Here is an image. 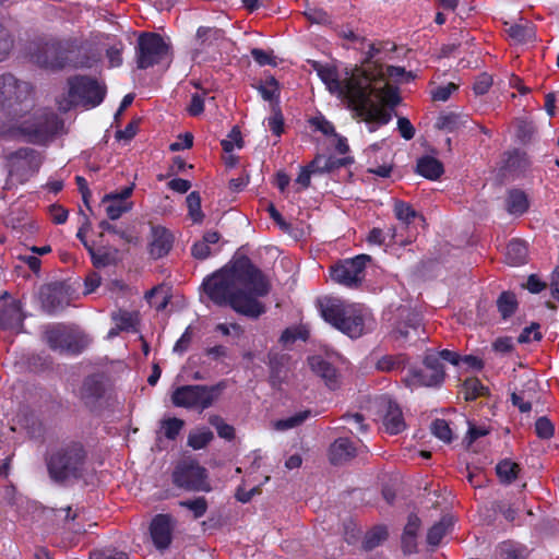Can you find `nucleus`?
<instances>
[{
	"label": "nucleus",
	"mask_w": 559,
	"mask_h": 559,
	"mask_svg": "<svg viewBox=\"0 0 559 559\" xmlns=\"http://www.w3.org/2000/svg\"><path fill=\"white\" fill-rule=\"evenodd\" d=\"M202 287L215 305L229 306L241 316L258 319L266 311L260 298L269 295L271 283L248 258H240L207 276Z\"/></svg>",
	"instance_id": "1"
},
{
	"label": "nucleus",
	"mask_w": 559,
	"mask_h": 559,
	"mask_svg": "<svg viewBox=\"0 0 559 559\" xmlns=\"http://www.w3.org/2000/svg\"><path fill=\"white\" fill-rule=\"evenodd\" d=\"M322 318L350 338L360 337L373 322L370 311L359 304L328 299L321 304Z\"/></svg>",
	"instance_id": "2"
},
{
	"label": "nucleus",
	"mask_w": 559,
	"mask_h": 559,
	"mask_svg": "<svg viewBox=\"0 0 559 559\" xmlns=\"http://www.w3.org/2000/svg\"><path fill=\"white\" fill-rule=\"evenodd\" d=\"M84 461V448L78 442L52 450L46 459L49 476L55 481L80 477Z\"/></svg>",
	"instance_id": "3"
},
{
	"label": "nucleus",
	"mask_w": 559,
	"mask_h": 559,
	"mask_svg": "<svg viewBox=\"0 0 559 559\" xmlns=\"http://www.w3.org/2000/svg\"><path fill=\"white\" fill-rule=\"evenodd\" d=\"M68 95L58 99L59 109L68 111L73 106L94 108L98 106L106 95V86L97 80L76 75L68 80Z\"/></svg>",
	"instance_id": "4"
},
{
	"label": "nucleus",
	"mask_w": 559,
	"mask_h": 559,
	"mask_svg": "<svg viewBox=\"0 0 559 559\" xmlns=\"http://www.w3.org/2000/svg\"><path fill=\"white\" fill-rule=\"evenodd\" d=\"M318 76L324 83L326 88L336 96L345 99L349 104L354 96H358L370 84L367 72L356 69L350 74L345 72L341 78L337 70L329 66H319L317 68Z\"/></svg>",
	"instance_id": "5"
},
{
	"label": "nucleus",
	"mask_w": 559,
	"mask_h": 559,
	"mask_svg": "<svg viewBox=\"0 0 559 559\" xmlns=\"http://www.w3.org/2000/svg\"><path fill=\"white\" fill-rule=\"evenodd\" d=\"M85 43L78 38L63 41H48L31 53L32 61L40 68L57 70L74 61V55L85 49Z\"/></svg>",
	"instance_id": "6"
},
{
	"label": "nucleus",
	"mask_w": 559,
	"mask_h": 559,
	"mask_svg": "<svg viewBox=\"0 0 559 559\" xmlns=\"http://www.w3.org/2000/svg\"><path fill=\"white\" fill-rule=\"evenodd\" d=\"M33 105V86L11 73L0 75V106L2 110L15 118Z\"/></svg>",
	"instance_id": "7"
},
{
	"label": "nucleus",
	"mask_w": 559,
	"mask_h": 559,
	"mask_svg": "<svg viewBox=\"0 0 559 559\" xmlns=\"http://www.w3.org/2000/svg\"><path fill=\"white\" fill-rule=\"evenodd\" d=\"M16 122L17 132L28 142L35 144L45 143L59 130L61 122L58 116L50 109L38 108L28 116H19Z\"/></svg>",
	"instance_id": "8"
},
{
	"label": "nucleus",
	"mask_w": 559,
	"mask_h": 559,
	"mask_svg": "<svg viewBox=\"0 0 559 559\" xmlns=\"http://www.w3.org/2000/svg\"><path fill=\"white\" fill-rule=\"evenodd\" d=\"M225 389V381L214 385H182L173 392L171 402L177 407L202 412L212 406Z\"/></svg>",
	"instance_id": "9"
},
{
	"label": "nucleus",
	"mask_w": 559,
	"mask_h": 559,
	"mask_svg": "<svg viewBox=\"0 0 559 559\" xmlns=\"http://www.w3.org/2000/svg\"><path fill=\"white\" fill-rule=\"evenodd\" d=\"M9 177L4 189H11L15 183L23 185L38 173L43 157L39 152L31 147H22L7 156Z\"/></svg>",
	"instance_id": "10"
},
{
	"label": "nucleus",
	"mask_w": 559,
	"mask_h": 559,
	"mask_svg": "<svg viewBox=\"0 0 559 559\" xmlns=\"http://www.w3.org/2000/svg\"><path fill=\"white\" fill-rule=\"evenodd\" d=\"M171 481L177 488L186 491L212 490L206 468L193 459H183L175 465Z\"/></svg>",
	"instance_id": "11"
},
{
	"label": "nucleus",
	"mask_w": 559,
	"mask_h": 559,
	"mask_svg": "<svg viewBox=\"0 0 559 559\" xmlns=\"http://www.w3.org/2000/svg\"><path fill=\"white\" fill-rule=\"evenodd\" d=\"M45 341L51 349L69 354H80L90 344V338L83 331L62 324L48 326Z\"/></svg>",
	"instance_id": "12"
},
{
	"label": "nucleus",
	"mask_w": 559,
	"mask_h": 559,
	"mask_svg": "<svg viewBox=\"0 0 559 559\" xmlns=\"http://www.w3.org/2000/svg\"><path fill=\"white\" fill-rule=\"evenodd\" d=\"M356 117L364 120L369 132H374L380 126L390 122L391 114L371 98L370 91L364 90L348 104Z\"/></svg>",
	"instance_id": "13"
},
{
	"label": "nucleus",
	"mask_w": 559,
	"mask_h": 559,
	"mask_svg": "<svg viewBox=\"0 0 559 559\" xmlns=\"http://www.w3.org/2000/svg\"><path fill=\"white\" fill-rule=\"evenodd\" d=\"M169 47L156 33H142L138 38L135 58L139 69H147L162 62L168 55Z\"/></svg>",
	"instance_id": "14"
},
{
	"label": "nucleus",
	"mask_w": 559,
	"mask_h": 559,
	"mask_svg": "<svg viewBox=\"0 0 559 559\" xmlns=\"http://www.w3.org/2000/svg\"><path fill=\"white\" fill-rule=\"evenodd\" d=\"M444 371L437 353L427 354L424 360V367L409 370L405 382L409 388L433 386L443 381Z\"/></svg>",
	"instance_id": "15"
},
{
	"label": "nucleus",
	"mask_w": 559,
	"mask_h": 559,
	"mask_svg": "<svg viewBox=\"0 0 559 559\" xmlns=\"http://www.w3.org/2000/svg\"><path fill=\"white\" fill-rule=\"evenodd\" d=\"M370 260L371 258L367 254L344 260L331 269V277L343 286L357 287L365 277V269Z\"/></svg>",
	"instance_id": "16"
},
{
	"label": "nucleus",
	"mask_w": 559,
	"mask_h": 559,
	"mask_svg": "<svg viewBox=\"0 0 559 559\" xmlns=\"http://www.w3.org/2000/svg\"><path fill=\"white\" fill-rule=\"evenodd\" d=\"M133 190L134 183H131L120 191L110 192L103 197L102 203L109 219L116 221L133 209V202L129 200Z\"/></svg>",
	"instance_id": "17"
},
{
	"label": "nucleus",
	"mask_w": 559,
	"mask_h": 559,
	"mask_svg": "<svg viewBox=\"0 0 559 559\" xmlns=\"http://www.w3.org/2000/svg\"><path fill=\"white\" fill-rule=\"evenodd\" d=\"M399 321L396 322L392 334L397 341H406L411 333L417 332L420 326L421 318L420 314L407 307L399 308Z\"/></svg>",
	"instance_id": "18"
},
{
	"label": "nucleus",
	"mask_w": 559,
	"mask_h": 559,
	"mask_svg": "<svg viewBox=\"0 0 559 559\" xmlns=\"http://www.w3.org/2000/svg\"><path fill=\"white\" fill-rule=\"evenodd\" d=\"M151 537L156 548L166 549L171 543L173 521L168 514H157L150 526Z\"/></svg>",
	"instance_id": "19"
},
{
	"label": "nucleus",
	"mask_w": 559,
	"mask_h": 559,
	"mask_svg": "<svg viewBox=\"0 0 559 559\" xmlns=\"http://www.w3.org/2000/svg\"><path fill=\"white\" fill-rule=\"evenodd\" d=\"M24 314L19 300L12 299L0 304V328L3 330H20Z\"/></svg>",
	"instance_id": "20"
},
{
	"label": "nucleus",
	"mask_w": 559,
	"mask_h": 559,
	"mask_svg": "<svg viewBox=\"0 0 559 559\" xmlns=\"http://www.w3.org/2000/svg\"><path fill=\"white\" fill-rule=\"evenodd\" d=\"M173 234L162 226L152 227L151 241L148 245L150 254L154 259H159L168 254L173 248Z\"/></svg>",
	"instance_id": "21"
},
{
	"label": "nucleus",
	"mask_w": 559,
	"mask_h": 559,
	"mask_svg": "<svg viewBox=\"0 0 559 559\" xmlns=\"http://www.w3.org/2000/svg\"><path fill=\"white\" fill-rule=\"evenodd\" d=\"M104 393L103 378L99 374H93L84 379L79 390V397L87 407H94Z\"/></svg>",
	"instance_id": "22"
},
{
	"label": "nucleus",
	"mask_w": 559,
	"mask_h": 559,
	"mask_svg": "<svg viewBox=\"0 0 559 559\" xmlns=\"http://www.w3.org/2000/svg\"><path fill=\"white\" fill-rule=\"evenodd\" d=\"M370 80L368 90L370 91L371 98L377 102L380 106L385 104L390 107H394L400 103V96L397 90L388 83H383V80L374 81L372 75L367 73Z\"/></svg>",
	"instance_id": "23"
},
{
	"label": "nucleus",
	"mask_w": 559,
	"mask_h": 559,
	"mask_svg": "<svg viewBox=\"0 0 559 559\" xmlns=\"http://www.w3.org/2000/svg\"><path fill=\"white\" fill-rule=\"evenodd\" d=\"M40 299L44 310L50 314L63 310L69 305L67 295L62 287L58 285L44 288L40 293Z\"/></svg>",
	"instance_id": "24"
},
{
	"label": "nucleus",
	"mask_w": 559,
	"mask_h": 559,
	"mask_svg": "<svg viewBox=\"0 0 559 559\" xmlns=\"http://www.w3.org/2000/svg\"><path fill=\"white\" fill-rule=\"evenodd\" d=\"M311 370L325 381L330 389H335L338 384V374L336 369L321 356L309 358Z\"/></svg>",
	"instance_id": "25"
},
{
	"label": "nucleus",
	"mask_w": 559,
	"mask_h": 559,
	"mask_svg": "<svg viewBox=\"0 0 559 559\" xmlns=\"http://www.w3.org/2000/svg\"><path fill=\"white\" fill-rule=\"evenodd\" d=\"M383 426L385 431L390 435H397L405 429L402 411L400 406L392 401H388L386 403V411L383 416Z\"/></svg>",
	"instance_id": "26"
},
{
	"label": "nucleus",
	"mask_w": 559,
	"mask_h": 559,
	"mask_svg": "<svg viewBox=\"0 0 559 559\" xmlns=\"http://www.w3.org/2000/svg\"><path fill=\"white\" fill-rule=\"evenodd\" d=\"M356 454L355 447L347 438H338L335 440L329 451L330 461L333 464H343Z\"/></svg>",
	"instance_id": "27"
},
{
	"label": "nucleus",
	"mask_w": 559,
	"mask_h": 559,
	"mask_svg": "<svg viewBox=\"0 0 559 559\" xmlns=\"http://www.w3.org/2000/svg\"><path fill=\"white\" fill-rule=\"evenodd\" d=\"M506 206L511 215L524 214L530 206L526 193L519 189L510 190L506 200Z\"/></svg>",
	"instance_id": "28"
},
{
	"label": "nucleus",
	"mask_w": 559,
	"mask_h": 559,
	"mask_svg": "<svg viewBox=\"0 0 559 559\" xmlns=\"http://www.w3.org/2000/svg\"><path fill=\"white\" fill-rule=\"evenodd\" d=\"M417 173L429 179L436 180L443 174V165L435 157L424 156L416 165Z\"/></svg>",
	"instance_id": "29"
},
{
	"label": "nucleus",
	"mask_w": 559,
	"mask_h": 559,
	"mask_svg": "<svg viewBox=\"0 0 559 559\" xmlns=\"http://www.w3.org/2000/svg\"><path fill=\"white\" fill-rule=\"evenodd\" d=\"M527 258V246L519 239L511 240L506 249V260L510 265L516 266L525 263Z\"/></svg>",
	"instance_id": "30"
},
{
	"label": "nucleus",
	"mask_w": 559,
	"mask_h": 559,
	"mask_svg": "<svg viewBox=\"0 0 559 559\" xmlns=\"http://www.w3.org/2000/svg\"><path fill=\"white\" fill-rule=\"evenodd\" d=\"M531 165V160L525 152L515 150L508 154L504 162V168L510 173H524Z\"/></svg>",
	"instance_id": "31"
},
{
	"label": "nucleus",
	"mask_w": 559,
	"mask_h": 559,
	"mask_svg": "<svg viewBox=\"0 0 559 559\" xmlns=\"http://www.w3.org/2000/svg\"><path fill=\"white\" fill-rule=\"evenodd\" d=\"M496 554L498 559H526L525 548L511 542L500 544Z\"/></svg>",
	"instance_id": "32"
},
{
	"label": "nucleus",
	"mask_w": 559,
	"mask_h": 559,
	"mask_svg": "<svg viewBox=\"0 0 559 559\" xmlns=\"http://www.w3.org/2000/svg\"><path fill=\"white\" fill-rule=\"evenodd\" d=\"M124 45L120 39L112 38L106 47V58L110 68H118L122 64V52Z\"/></svg>",
	"instance_id": "33"
},
{
	"label": "nucleus",
	"mask_w": 559,
	"mask_h": 559,
	"mask_svg": "<svg viewBox=\"0 0 559 559\" xmlns=\"http://www.w3.org/2000/svg\"><path fill=\"white\" fill-rule=\"evenodd\" d=\"M497 475L501 483L511 484L520 471L519 465L510 460H503L496 466Z\"/></svg>",
	"instance_id": "34"
},
{
	"label": "nucleus",
	"mask_w": 559,
	"mask_h": 559,
	"mask_svg": "<svg viewBox=\"0 0 559 559\" xmlns=\"http://www.w3.org/2000/svg\"><path fill=\"white\" fill-rule=\"evenodd\" d=\"M466 122V116L450 112L442 115L437 120V127L447 132L460 129Z\"/></svg>",
	"instance_id": "35"
},
{
	"label": "nucleus",
	"mask_w": 559,
	"mask_h": 559,
	"mask_svg": "<svg viewBox=\"0 0 559 559\" xmlns=\"http://www.w3.org/2000/svg\"><path fill=\"white\" fill-rule=\"evenodd\" d=\"M213 438V432L209 428L197 429L189 433L188 445L193 450H201L205 448Z\"/></svg>",
	"instance_id": "36"
},
{
	"label": "nucleus",
	"mask_w": 559,
	"mask_h": 559,
	"mask_svg": "<svg viewBox=\"0 0 559 559\" xmlns=\"http://www.w3.org/2000/svg\"><path fill=\"white\" fill-rule=\"evenodd\" d=\"M307 166L313 174H324L334 169L337 166V160L331 156L317 155Z\"/></svg>",
	"instance_id": "37"
},
{
	"label": "nucleus",
	"mask_w": 559,
	"mask_h": 559,
	"mask_svg": "<svg viewBox=\"0 0 559 559\" xmlns=\"http://www.w3.org/2000/svg\"><path fill=\"white\" fill-rule=\"evenodd\" d=\"M518 302L514 294L504 292L497 300V307L503 319L512 316L516 309Z\"/></svg>",
	"instance_id": "38"
},
{
	"label": "nucleus",
	"mask_w": 559,
	"mask_h": 559,
	"mask_svg": "<svg viewBox=\"0 0 559 559\" xmlns=\"http://www.w3.org/2000/svg\"><path fill=\"white\" fill-rule=\"evenodd\" d=\"M309 416V411H302L287 418L276 420L273 426L278 431H285L301 425Z\"/></svg>",
	"instance_id": "39"
},
{
	"label": "nucleus",
	"mask_w": 559,
	"mask_h": 559,
	"mask_svg": "<svg viewBox=\"0 0 559 559\" xmlns=\"http://www.w3.org/2000/svg\"><path fill=\"white\" fill-rule=\"evenodd\" d=\"M377 74L382 78H391L399 83L409 82L413 79L412 73L406 72L405 69L402 67L395 66H385L384 68L380 67Z\"/></svg>",
	"instance_id": "40"
},
{
	"label": "nucleus",
	"mask_w": 559,
	"mask_h": 559,
	"mask_svg": "<svg viewBox=\"0 0 559 559\" xmlns=\"http://www.w3.org/2000/svg\"><path fill=\"white\" fill-rule=\"evenodd\" d=\"M183 426L185 421L182 419L176 417L166 418L160 421V431L167 439L175 440Z\"/></svg>",
	"instance_id": "41"
},
{
	"label": "nucleus",
	"mask_w": 559,
	"mask_h": 559,
	"mask_svg": "<svg viewBox=\"0 0 559 559\" xmlns=\"http://www.w3.org/2000/svg\"><path fill=\"white\" fill-rule=\"evenodd\" d=\"M179 506L191 511L194 519L204 516L209 508L204 497L179 501Z\"/></svg>",
	"instance_id": "42"
},
{
	"label": "nucleus",
	"mask_w": 559,
	"mask_h": 559,
	"mask_svg": "<svg viewBox=\"0 0 559 559\" xmlns=\"http://www.w3.org/2000/svg\"><path fill=\"white\" fill-rule=\"evenodd\" d=\"M386 536V528L383 526H377L367 533L364 540V547L368 550H371L379 546L383 540H385Z\"/></svg>",
	"instance_id": "43"
},
{
	"label": "nucleus",
	"mask_w": 559,
	"mask_h": 559,
	"mask_svg": "<svg viewBox=\"0 0 559 559\" xmlns=\"http://www.w3.org/2000/svg\"><path fill=\"white\" fill-rule=\"evenodd\" d=\"M394 213L396 218L405 225L411 224L417 216L416 211L408 203L402 201L395 202Z\"/></svg>",
	"instance_id": "44"
},
{
	"label": "nucleus",
	"mask_w": 559,
	"mask_h": 559,
	"mask_svg": "<svg viewBox=\"0 0 559 559\" xmlns=\"http://www.w3.org/2000/svg\"><path fill=\"white\" fill-rule=\"evenodd\" d=\"M187 205L189 210V216L195 223H200L203 219V213L201 211V198L195 191L191 192L187 197Z\"/></svg>",
	"instance_id": "45"
},
{
	"label": "nucleus",
	"mask_w": 559,
	"mask_h": 559,
	"mask_svg": "<svg viewBox=\"0 0 559 559\" xmlns=\"http://www.w3.org/2000/svg\"><path fill=\"white\" fill-rule=\"evenodd\" d=\"M430 429L432 435L441 441L447 443L452 441V430L444 419L433 420Z\"/></svg>",
	"instance_id": "46"
},
{
	"label": "nucleus",
	"mask_w": 559,
	"mask_h": 559,
	"mask_svg": "<svg viewBox=\"0 0 559 559\" xmlns=\"http://www.w3.org/2000/svg\"><path fill=\"white\" fill-rule=\"evenodd\" d=\"M343 419L347 424V429L350 432H361L365 433L368 430V425L365 424V418L362 415L355 413V414H346Z\"/></svg>",
	"instance_id": "47"
},
{
	"label": "nucleus",
	"mask_w": 559,
	"mask_h": 559,
	"mask_svg": "<svg viewBox=\"0 0 559 559\" xmlns=\"http://www.w3.org/2000/svg\"><path fill=\"white\" fill-rule=\"evenodd\" d=\"M210 424L215 427L217 435L226 440H233L235 437V429L233 426L226 424L219 416H212Z\"/></svg>",
	"instance_id": "48"
},
{
	"label": "nucleus",
	"mask_w": 559,
	"mask_h": 559,
	"mask_svg": "<svg viewBox=\"0 0 559 559\" xmlns=\"http://www.w3.org/2000/svg\"><path fill=\"white\" fill-rule=\"evenodd\" d=\"M449 523L443 519L440 522L436 523L428 532L427 542L432 546L439 545L441 539L447 533Z\"/></svg>",
	"instance_id": "49"
},
{
	"label": "nucleus",
	"mask_w": 559,
	"mask_h": 559,
	"mask_svg": "<svg viewBox=\"0 0 559 559\" xmlns=\"http://www.w3.org/2000/svg\"><path fill=\"white\" fill-rule=\"evenodd\" d=\"M221 144L223 150L227 153L233 152L236 147L241 148L242 138L240 131L237 128H233L227 138L222 140Z\"/></svg>",
	"instance_id": "50"
},
{
	"label": "nucleus",
	"mask_w": 559,
	"mask_h": 559,
	"mask_svg": "<svg viewBox=\"0 0 559 559\" xmlns=\"http://www.w3.org/2000/svg\"><path fill=\"white\" fill-rule=\"evenodd\" d=\"M112 319L118 329L126 331L133 329L136 321L135 314L128 311H119L114 314Z\"/></svg>",
	"instance_id": "51"
},
{
	"label": "nucleus",
	"mask_w": 559,
	"mask_h": 559,
	"mask_svg": "<svg viewBox=\"0 0 559 559\" xmlns=\"http://www.w3.org/2000/svg\"><path fill=\"white\" fill-rule=\"evenodd\" d=\"M251 56H252L253 60L259 66H262V67L263 66H273V67H275L277 64L276 58L274 57L272 51H265V50L260 49V48H253L251 50Z\"/></svg>",
	"instance_id": "52"
},
{
	"label": "nucleus",
	"mask_w": 559,
	"mask_h": 559,
	"mask_svg": "<svg viewBox=\"0 0 559 559\" xmlns=\"http://www.w3.org/2000/svg\"><path fill=\"white\" fill-rule=\"evenodd\" d=\"M535 431L542 439H550L554 436L555 427L547 417H539L535 423Z\"/></svg>",
	"instance_id": "53"
},
{
	"label": "nucleus",
	"mask_w": 559,
	"mask_h": 559,
	"mask_svg": "<svg viewBox=\"0 0 559 559\" xmlns=\"http://www.w3.org/2000/svg\"><path fill=\"white\" fill-rule=\"evenodd\" d=\"M258 90L264 100L271 102L277 96L278 85L276 80L271 78L264 84H261Z\"/></svg>",
	"instance_id": "54"
},
{
	"label": "nucleus",
	"mask_w": 559,
	"mask_h": 559,
	"mask_svg": "<svg viewBox=\"0 0 559 559\" xmlns=\"http://www.w3.org/2000/svg\"><path fill=\"white\" fill-rule=\"evenodd\" d=\"M457 90V85L454 83H448L445 85L438 86L431 91V97L437 102H445L450 98L452 93Z\"/></svg>",
	"instance_id": "55"
},
{
	"label": "nucleus",
	"mask_w": 559,
	"mask_h": 559,
	"mask_svg": "<svg viewBox=\"0 0 559 559\" xmlns=\"http://www.w3.org/2000/svg\"><path fill=\"white\" fill-rule=\"evenodd\" d=\"M192 338H193L192 326L189 325V326H187V329L185 330L182 335L179 337V340L174 345L173 352L176 354H180V355L183 354L185 352L188 350V348L192 342Z\"/></svg>",
	"instance_id": "56"
},
{
	"label": "nucleus",
	"mask_w": 559,
	"mask_h": 559,
	"mask_svg": "<svg viewBox=\"0 0 559 559\" xmlns=\"http://www.w3.org/2000/svg\"><path fill=\"white\" fill-rule=\"evenodd\" d=\"M84 247L87 249L90 255H91V259H92V262H93V265L95 267H105L107 265L110 264V257L108 253L106 252H96L94 250V248L88 245V242H84Z\"/></svg>",
	"instance_id": "57"
},
{
	"label": "nucleus",
	"mask_w": 559,
	"mask_h": 559,
	"mask_svg": "<svg viewBox=\"0 0 559 559\" xmlns=\"http://www.w3.org/2000/svg\"><path fill=\"white\" fill-rule=\"evenodd\" d=\"M13 40L9 32L0 24V61L4 60L12 49Z\"/></svg>",
	"instance_id": "58"
},
{
	"label": "nucleus",
	"mask_w": 559,
	"mask_h": 559,
	"mask_svg": "<svg viewBox=\"0 0 559 559\" xmlns=\"http://www.w3.org/2000/svg\"><path fill=\"white\" fill-rule=\"evenodd\" d=\"M492 85V78L487 73L479 74L473 85L476 95L486 94Z\"/></svg>",
	"instance_id": "59"
},
{
	"label": "nucleus",
	"mask_w": 559,
	"mask_h": 559,
	"mask_svg": "<svg viewBox=\"0 0 559 559\" xmlns=\"http://www.w3.org/2000/svg\"><path fill=\"white\" fill-rule=\"evenodd\" d=\"M304 13L311 23L324 24L329 22L328 13L320 8L309 7Z\"/></svg>",
	"instance_id": "60"
},
{
	"label": "nucleus",
	"mask_w": 559,
	"mask_h": 559,
	"mask_svg": "<svg viewBox=\"0 0 559 559\" xmlns=\"http://www.w3.org/2000/svg\"><path fill=\"white\" fill-rule=\"evenodd\" d=\"M297 338L306 340L307 338L306 332H304L299 329H296V328H290V329H286L282 333L280 342L286 346V345L293 344Z\"/></svg>",
	"instance_id": "61"
},
{
	"label": "nucleus",
	"mask_w": 559,
	"mask_h": 559,
	"mask_svg": "<svg viewBox=\"0 0 559 559\" xmlns=\"http://www.w3.org/2000/svg\"><path fill=\"white\" fill-rule=\"evenodd\" d=\"M507 32L511 38L518 41H525L532 35V29L530 27L519 24L511 25Z\"/></svg>",
	"instance_id": "62"
},
{
	"label": "nucleus",
	"mask_w": 559,
	"mask_h": 559,
	"mask_svg": "<svg viewBox=\"0 0 559 559\" xmlns=\"http://www.w3.org/2000/svg\"><path fill=\"white\" fill-rule=\"evenodd\" d=\"M90 559H129L122 551L111 549L94 550L90 555Z\"/></svg>",
	"instance_id": "63"
},
{
	"label": "nucleus",
	"mask_w": 559,
	"mask_h": 559,
	"mask_svg": "<svg viewBox=\"0 0 559 559\" xmlns=\"http://www.w3.org/2000/svg\"><path fill=\"white\" fill-rule=\"evenodd\" d=\"M539 325L532 324L528 328H525L522 333L519 335V343H530L531 341H538L542 338V334L538 332Z\"/></svg>",
	"instance_id": "64"
}]
</instances>
